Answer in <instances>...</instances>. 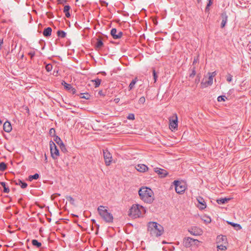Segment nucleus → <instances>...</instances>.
I'll return each mask as SVG.
<instances>
[{
	"label": "nucleus",
	"instance_id": "1",
	"mask_svg": "<svg viewBox=\"0 0 251 251\" xmlns=\"http://www.w3.org/2000/svg\"><path fill=\"white\" fill-rule=\"evenodd\" d=\"M138 194L140 199L145 202L151 203L154 200V193L153 191L148 187H142L139 191Z\"/></svg>",
	"mask_w": 251,
	"mask_h": 251
},
{
	"label": "nucleus",
	"instance_id": "2",
	"mask_svg": "<svg viewBox=\"0 0 251 251\" xmlns=\"http://www.w3.org/2000/svg\"><path fill=\"white\" fill-rule=\"evenodd\" d=\"M148 229L150 234L155 237L161 236L164 232L163 227L156 222H150Z\"/></svg>",
	"mask_w": 251,
	"mask_h": 251
},
{
	"label": "nucleus",
	"instance_id": "3",
	"mask_svg": "<svg viewBox=\"0 0 251 251\" xmlns=\"http://www.w3.org/2000/svg\"><path fill=\"white\" fill-rule=\"evenodd\" d=\"M145 208L138 204H133L130 208L128 215L133 218H137L145 214Z\"/></svg>",
	"mask_w": 251,
	"mask_h": 251
},
{
	"label": "nucleus",
	"instance_id": "4",
	"mask_svg": "<svg viewBox=\"0 0 251 251\" xmlns=\"http://www.w3.org/2000/svg\"><path fill=\"white\" fill-rule=\"evenodd\" d=\"M99 214L106 223H111L113 222V217L111 213L108 212L105 207L100 205L98 208Z\"/></svg>",
	"mask_w": 251,
	"mask_h": 251
},
{
	"label": "nucleus",
	"instance_id": "5",
	"mask_svg": "<svg viewBox=\"0 0 251 251\" xmlns=\"http://www.w3.org/2000/svg\"><path fill=\"white\" fill-rule=\"evenodd\" d=\"M50 148L51 156L54 159H57L59 156V151L52 141L50 142Z\"/></svg>",
	"mask_w": 251,
	"mask_h": 251
},
{
	"label": "nucleus",
	"instance_id": "6",
	"mask_svg": "<svg viewBox=\"0 0 251 251\" xmlns=\"http://www.w3.org/2000/svg\"><path fill=\"white\" fill-rule=\"evenodd\" d=\"M199 243L200 241L198 240L194 239L191 237H188L183 239V244L186 248H189L193 245L198 246Z\"/></svg>",
	"mask_w": 251,
	"mask_h": 251
},
{
	"label": "nucleus",
	"instance_id": "7",
	"mask_svg": "<svg viewBox=\"0 0 251 251\" xmlns=\"http://www.w3.org/2000/svg\"><path fill=\"white\" fill-rule=\"evenodd\" d=\"M175 187L176 192L178 194H182L185 190L186 187L184 183L179 180H175L173 182Z\"/></svg>",
	"mask_w": 251,
	"mask_h": 251
},
{
	"label": "nucleus",
	"instance_id": "8",
	"mask_svg": "<svg viewBox=\"0 0 251 251\" xmlns=\"http://www.w3.org/2000/svg\"><path fill=\"white\" fill-rule=\"evenodd\" d=\"M103 154L105 165L109 166L112 162V157L111 154L107 149L103 150Z\"/></svg>",
	"mask_w": 251,
	"mask_h": 251
},
{
	"label": "nucleus",
	"instance_id": "9",
	"mask_svg": "<svg viewBox=\"0 0 251 251\" xmlns=\"http://www.w3.org/2000/svg\"><path fill=\"white\" fill-rule=\"evenodd\" d=\"M174 117V119L170 120L169 128L172 131L177 130V129L178 121L177 115L175 114Z\"/></svg>",
	"mask_w": 251,
	"mask_h": 251
},
{
	"label": "nucleus",
	"instance_id": "10",
	"mask_svg": "<svg viewBox=\"0 0 251 251\" xmlns=\"http://www.w3.org/2000/svg\"><path fill=\"white\" fill-rule=\"evenodd\" d=\"M53 140L55 143L59 146L62 152L65 153L67 151V150L66 148L65 145L59 137L56 136L55 137V138L53 139Z\"/></svg>",
	"mask_w": 251,
	"mask_h": 251
},
{
	"label": "nucleus",
	"instance_id": "11",
	"mask_svg": "<svg viewBox=\"0 0 251 251\" xmlns=\"http://www.w3.org/2000/svg\"><path fill=\"white\" fill-rule=\"evenodd\" d=\"M110 34L114 39H120L123 35V33L122 31H117V30L115 28H113L110 31Z\"/></svg>",
	"mask_w": 251,
	"mask_h": 251
},
{
	"label": "nucleus",
	"instance_id": "12",
	"mask_svg": "<svg viewBox=\"0 0 251 251\" xmlns=\"http://www.w3.org/2000/svg\"><path fill=\"white\" fill-rule=\"evenodd\" d=\"M197 201L199 204L198 207L200 209L203 210L206 208V204L202 197L200 196L198 197L197 198Z\"/></svg>",
	"mask_w": 251,
	"mask_h": 251
},
{
	"label": "nucleus",
	"instance_id": "13",
	"mask_svg": "<svg viewBox=\"0 0 251 251\" xmlns=\"http://www.w3.org/2000/svg\"><path fill=\"white\" fill-rule=\"evenodd\" d=\"M213 83V75H209L208 80H206L205 81H203V80L201 82V84L202 85L203 87H206L208 86L211 85Z\"/></svg>",
	"mask_w": 251,
	"mask_h": 251
},
{
	"label": "nucleus",
	"instance_id": "14",
	"mask_svg": "<svg viewBox=\"0 0 251 251\" xmlns=\"http://www.w3.org/2000/svg\"><path fill=\"white\" fill-rule=\"evenodd\" d=\"M221 17L222 20L221 25V27L223 28L225 26V25L227 23L228 17L226 12H223L221 14Z\"/></svg>",
	"mask_w": 251,
	"mask_h": 251
},
{
	"label": "nucleus",
	"instance_id": "15",
	"mask_svg": "<svg viewBox=\"0 0 251 251\" xmlns=\"http://www.w3.org/2000/svg\"><path fill=\"white\" fill-rule=\"evenodd\" d=\"M3 129L6 132H10L12 130V126L10 122L7 120L4 122L3 126Z\"/></svg>",
	"mask_w": 251,
	"mask_h": 251
},
{
	"label": "nucleus",
	"instance_id": "16",
	"mask_svg": "<svg viewBox=\"0 0 251 251\" xmlns=\"http://www.w3.org/2000/svg\"><path fill=\"white\" fill-rule=\"evenodd\" d=\"M154 172L160 175L161 177H165L168 175V173L165 170L159 168H154Z\"/></svg>",
	"mask_w": 251,
	"mask_h": 251
},
{
	"label": "nucleus",
	"instance_id": "17",
	"mask_svg": "<svg viewBox=\"0 0 251 251\" xmlns=\"http://www.w3.org/2000/svg\"><path fill=\"white\" fill-rule=\"evenodd\" d=\"M135 168L136 169L140 172H145L148 169V167L145 164H138Z\"/></svg>",
	"mask_w": 251,
	"mask_h": 251
},
{
	"label": "nucleus",
	"instance_id": "18",
	"mask_svg": "<svg viewBox=\"0 0 251 251\" xmlns=\"http://www.w3.org/2000/svg\"><path fill=\"white\" fill-rule=\"evenodd\" d=\"M52 29L50 27H48L44 29L43 34L45 37H48L51 35Z\"/></svg>",
	"mask_w": 251,
	"mask_h": 251
},
{
	"label": "nucleus",
	"instance_id": "19",
	"mask_svg": "<svg viewBox=\"0 0 251 251\" xmlns=\"http://www.w3.org/2000/svg\"><path fill=\"white\" fill-rule=\"evenodd\" d=\"M97 42L95 44V48L97 50L100 49L103 46V43L101 38H98L97 39Z\"/></svg>",
	"mask_w": 251,
	"mask_h": 251
},
{
	"label": "nucleus",
	"instance_id": "20",
	"mask_svg": "<svg viewBox=\"0 0 251 251\" xmlns=\"http://www.w3.org/2000/svg\"><path fill=\"white\" fill-rule=\"evenodd\" d=\"M15 184L16 185H20L21 187L23 189H25L27 186V184L26 182L23 181L20 179H18L17 181H16Z\"/></svg>",
	"mask_w": 251,
	"mask_h": 251
},
{
	"label": "nucleus",
	"instance_id": "21",
	"mask_svg": "<svg viewBox=\"0 0 251 251\" xmlns=\"http://www.w3.org/2000/svg\"><path fill=\"white\" fill-rule=\"evenodd\" d=\"M227 222L229 225L232 226L236 230H240L242 228V227L240 224L228 221Z\"/></svg>",
	"mask_w": 251,
	"mask_h": 251
},
{
	"label": "nucleus",
	"instance_id": "22",
	"mask_svg": "<svg viewBox=\"0 0 251 251\" xmlns=\"http://www.w3.org/2000/svg\"><path fill=\"white\" fill-rule=\"evenodd\" d=\"M0 184L3 187V192L8 193L10 191L9 187L7 186V184L5 182H0Z\"/></svg>",
	"mask_w": 251,
	"mask_h": 251
},
{
	"label": "nucleus",
	"instance_id": "23",
	"mask_svg": "<svg viewBox=\"0 0 251 251\" xmlns=\"http://www.w3.org/2000/svg\"><path fill=\"white\" fill-rule=\"evenodd\" d=\"M137 81V77H135V78H134L132 80V81L130 83L129 86H128L129 90H132L134 87V85L136 83Z\"/></svg>",
	"mask_w": 251,
	"mask_h": 251
},
{
	"label": "nucleus",
	"instance_id": "24",
	"mask_svg": "<svg viewBox=\"0 0 251 251\" xmlns=\"http://www.w3.org/2000/svg\"><path fill=\"white\" fill-rule=\"evenodd\" d=\"M31 243H32V244L33 245V246H34L38 248H39L42 246L41 243L39 242L37 240H36V239H33L31 241Z\"/></svg>",
	"mask_w": 251,
	"mask_h": 251
},
{
	"label": "nucleus",
	"instance_id": "25",
	"mask_svg": "<svg viewBox=\"0 0 251 251\" xmlns=\"http://www.w3.org/2000/svg\"><path fill=\"white\" fill-rule=\"evenodd\" d=\"M39 175L37 173L34 174L33 175H30L28 176V180L32 181L33 179H38L39 178Z\"/></svg>",
	"mask_w": 251,
	"mask_h": 251
},
{
	"label": "nucleus",
	"instance_id": "26",
	"mask_svg": "<svg viewBox=\"0 0 251 251\" xmlns=\"http://www.w3.org/2000/svg\"><path fill=\"white\" fill-rule=\"evenodd\" d=\"M189 232L193 235H198L201 234V231L200 229H198L195 231L193 228H192L191 230H189Z\"/></svg>",
	"mask_w": 251,
	"mask_h": 251
},
{
	"label": "nucleus",
	"instance_id": "27",
	"mask_svg": "<svg viewBox=\"0 0 251 251\" xmlns=\"http://www.w3.org/2000/svg\"><path fill=\"white\" fill-rule=\"evenodd\" d=\"M229 199L226 198H221L220 199H218L217 200V202L220 204H225V203L229 201Z\"/></svg>",
	"mask_w": 251,
	"mask_h": 251
},
{
	"label": "nucleus",
	"instance_id": "28",
	"mask_svg": "<svg viewBox=\"0 0 251 251\" xmlns=\"http://www.w3.org/2000/svg\"><path fill=\"white\" fill-rule=\"evenodd\" d=\"M57 35L58 37L63 38L66 37V33L63 30H59L57 32Z\"/></svg>",
	"mask_w": 251,
	"mask_h": 251
},
{
	"label": "nucleus",
	"instance_id": "29",
	"mask_svg": "<svg viewBox=\"0 0 251 251\" xmlns=\"http://www.w3.org/2000/svg\"><path fill=\"white\" fill-rule=\"evenodd\" d=\"M61 84L64 86L65 89L67 90H70L72 89V86L71 84L67 83L65 81L63 80L61 82Z\"/></svg>",
	"mask_w": 251,
	"mask_h": 251
},
{
	"label": "nucleus",
	"instance_id": "30",
	"mask_svg": "<svg viewBox=\"0 0 251 251\" xmlns=\"http://www.w3.org/2000/svg\"><path fill=\"white\" fill-rule=\"evenodd\" d=\"M212 3H213L212 0H208V2H207L206 6L205 8V13H209V10H210L209 7L212 4Z\"/></svg>",
	"mask_w": 251,
	"mask_h": 251
},
{
	"label": "nucleus",
	"instance_id": "31",
	"mask_svg": "<svg viewBox=\"0 0 251 251\" xmlns=\"http://www.w3.org/2000/svg\"><path fill=\"white\" fill-rule=\"evenodd\" d=\"M92 81L94 82L95 87L96 88H97L100 85L101 81V79L99 78H97L95 79V80H92Z\"/></svg>",
	"mask_w": 251,
	"mask_h": 251
},
{
	"label": "nucleus",
	"instance_id": "32",
	"mask_svg": "<svg viewBox=\"0 0 251 251\" xmlns=\"http://www.w3.org/2000/svg\"><path fill=\"white\" fill-rule=\"evenodd\" d=\"M49 134L50 136L53 137L54 138H55V137L57 136V135H55V130L54 128H51L50 129Z\"/></svg>",
	"mask_w": 251,
	"mask_h": 251
},
{
	"label": "nucleus",
	"instance_id": "33",
	"mask_svg": "<svg viewBox=\"0 0 251 251\" xmlns=\"http://www.w3.org/2000/svg\"><path fill=\"white\" fill-rule=\"evenodd\" d=\"M7 168L6 164L3 162H1L0 163V171H4L6 170Z\"/></svg>",
	"mask_w": 251,
	"mask_h": 251
},
{
	"label": "nucleus",
	"instance_id": "34",
	"mask_svg": "<svg viewBox=\"0 0 251 251\" xmlns=\"http://www.w3.org/2000/svg\"><path fill=\"white\" fill-rule=\"evenodd\" d=\"M80 95H82L80 96V98L82 99H85L86 100H89L90 99V95L87 93L84 94L81 93Z\"/></svg>",
	"mask_w": 251,
	"mask_h": 251
},
{
	"label": "nucleus",
	"instance_id": "35",
	"mask_svg": "<svg viewBox=\"0 0 251 251\" xmlns=\"http://www.w3.org/2000/svg\"><path fill=\"white\" fill-rule=\"evenodd\" d=\"M45 69L47 72H50L52 69V66L51 64H47L46 65Z\"/></svg>",
	"mask_w": 251,
	"mask_h": 251
},
{
	"label": "nucleus",
	"instance_id": "36",
	"mask_svg": "<svg viewBox=\"0 0 251 251\" xmlns=\"http://www.w3.org/2000/svg\"><path fill=\"white\" fill-rule=\"evenodd\" d=\"M66 198L68 201H70L72 204L74 205L75 204V200L71 196H67Z\"/></svg>",
	"mask_w": 251,
	"mask_h": 251
},
{
	"label": "nucleus",
	"instance_id": "37",
	"mask_svg": "<svg viewBox=\"0 0 251 251\" xmlns=\"http://www.w3.org/2000/svg\"><path fill=\"white\" fill-rule=\"evenodd\" d=\"M152 75H153V76L154 82L155 83L156 82V80L158 78V75H157V73L154 69H153Z\"/></svg>",
	"mask_w": 251,
	"mask_h": 251
},
{
	"label": "nucleus",
	"instance_id": "38",
	"mask_svg": "<svg viewBox=\"0 0 251 251\" xmlns=\"http://www.w3.org/2000/svg\"><path fill=\"white\" fill-rule=\"evenodd\" d=\"M226 99V98L225 96H220L218 97L217 100L219 102L225 101Z\"/></svg>",
	"mask_w": 251,
	"mask_h": 251
},
{
	"label": "nucleus",
	"instance_id": "39",
	"mask_svg": "<svg viewBox=\"0 0 251 251\" xmlns=\"http://www.w3.org/2000/svg\"><path fill=\"white\" fill-rule=\"evenodd\" d=\"M226 81L228 82H231L232 80V75L230 74H227V75L226 76Z\"/></svg>",
	"mask_w": 251,
	"mask_h": 251
},
{
	"label": "nucleus",
	"instance_id": "40",
	"mask_svg": "<svg viewBox=\"0 0 251 251\" xmlns=\"http://www.w3.org/2000/svg\"><path fill=\"white\" fill-rule=\"evenodd\" d=\"M196 68L193 67L192 70V72L189 75L190 77H193L196 75Z\"/></svg>",
	"mask_w": 251,
	"mask_h": 251
},
{
	"label": "nucleus",
	"instance_id": "41",
	"mask_svg": "<svg viewBox=\"0 0 251 251\" xmlns=\"http://www.w3.org/2000/svg\"><path fill=\"white\" fill-rule=\"evenodd\" d=\"M127 119L130 120H133L135 119L134 114L133 113H130L127 116Z\"/></svg>",
	"mask_w": 251,
	"mask_h": 251
},
{
	"label": "nucleus",
	"instance_id": "42",
	"mask_svg": "<svg viewBox=\"0 0 251 251\" xmlns=\"http://www.w3.org/2000/svg\"><path fill=\"white\" fill-rule=\"evenodd\" d=\"M217 249L218 251L219 250L224 251V250H226V247L225 246H224L223 245H220L217 246Z\"/></svg>",
	"mask_w": 251,
	"mask_h": 251
},
{
	"label": "nucleus",
	"instance_id": "43",
	"mask_svg": "<svg viewBox=\"0 0 251 251\" xmlns=\"http://www.w3.org/2000/svg\"><path fill=\"white\" fill-rule=\"evenodd\" d=\"M70 9H71V7L69 5H65V6L64 7V9H63V12L65 13V12H69Z\"/></svg>",
	"mask_w": 251,
	"mask_h": 251
},
{
	"label": "nucleus",
	"instance_id": "44",
	"mask_svg": "<svg viewBox=\"0 0 251 251\" xmlns=\"http://www.w3.org/2000/svg\"><path fill=\"white\" fill-rule=\"evenodd\" d=\"M145 100H145V97H142L139 99L138 102L139 104H144L145 102Z\"/></svg>",
	"mask_w": 251,
	"mask_h": 251
},
{
	"label": "nucleus",
	"instance_id": "45",
	"mask_svg": "<svg viewBox=\"0 0 251 251\" xmlns=\"http://www.w3.org/2000/svg\"><path fill=\"white\" fill-rule=\"evenodd\" d=\"M67 0H57V2L59 4H64V3L66 2Z\"/></svg>",
	"mask_w": 251,
	"mask_h": 251
},
{
	"label": "nucleus",
	"instance_id": "46",
	"mask_svg": "<svg viewBox=\"0 0 251 251\" xmlns=\"http://www.w3.org/2000/svg\"><path fill=\"white\" fill-rule=\"evenodd\" d=\"M72 92L73 94H75L76 93V90L75 88L72 87V89L70 90Z\"/></svg>",
	"mask_w": 251,
	"mask_h": 251
},
{
	"label": "nucleus",
	"instance_id": "47",
	"mask_svg": "<svg viewBox=\"0 0 251 251\" xmlns=\"http://www.w3.org/2000/svg\"><path fill=\"white\" fill-rule=\"evenodd\" d=\"M75 25L77 28L79 29L82 28L81 26H80L77 22H75Z\"/></svg>",
	"mask_w": 251,
	"mask_h": 251
},
{
	"label": "nucleus",
	"instance_id": "48",
	"mask_svg": "<svg viewBox=\"0 0 251 251\" xmlns=\"http://www.w3.org/2000/svg\"><path fill=\"white\" fill-rule=\"evenodd\" d=\"M28 55L30 56L31 58H32L35 56V52H30L28 53Z\"/></svg>",
	"mask_w": 251,
	"mask_h": 251
},
{
	"label": "nucleus",
	"instance_id": "49",
	"mask_svg": "<svg viewBox=\"0 0 251 251\" xmlns=\"http://www.w3.org/2000/svg\"><path fill=\"white\" fill-rule=\"evenodd\" d=\"M65 14V16L67 17V18H69L71 15H70V11L69 12H65L64 13Z\"/></svg>",
	"mask_w": 251,
	"mask_h": 251
},
{
	"label": "nucleus",
	"instance_id": "50",
	"mask_svg": "<svg viewBox=\"0 0 251 251\" xmlns=\"http://www.w3.org/2000/svg\"><path fill=\"white\" fill-rule=\"evenodd\" d=\"M3 39L0 40V50L1 49V45L3 44Z\"/></svg>",
	"mask_w": 251,
	"mask_h": 251
},
{
	"label": "nucleus",
	"instance_id": "51",
	"mask_svg": "<svg viewBox=\"0 0 251 251\" xmlns=\"http://www.w3.org/2000/svg\"><path fill=\"white\" fill-rule=\"evenodd\" d=\"M208 74H209V75H213V77L214 76H215L216 75V73L215 72H213L212 73H209Z\"/></svg>",
	"mask_w": 251,
	"mask_h": 251
},
{
	"label": "nucleus",
	"instance_id": "52",
	"mask_svg": "<svg viewBox=\"0 0 251 251\" xmlns=\"http://www.w3.org/2000/svg\"><path fill=\"white\" fill-rule=\"evenodd\" d=\"M120 100V99L119 98H116L114 100V101H115V102L117 103Z\"/></svg>",
	"mask_w": 251,
	"mask_h": 251
},
{
	"label": "nucleus",
	"instance_id": "53",
	"mask_svg": "<svg viewBox=\"0 0 251 251\" xmlns=\"http://www.w3.org/2000/svg\"><path fill=\"white\" fill-rule=\"evenodd\" d=\"M207 221L205 220V222H206L208 223H209L211 222V219L210 218H207Z\"/></svg>",
	"mask_w": 251,
	"mask_h": 251
},
{
	"label": "nucleus",
	"instance_id": "54",
	"mask_svg": "<svg viewBox=\"0 0 251 251\" xmlns=\"http://www.w3.org/2000/svg\"><path fill=\"white\" fill-rule=\"evenodd\" d=\"M197 62V59H194L193 62V64H195V63H196Z\"/></svg>",
	"mask_w": 251,
	"mask_h": 251
},
{
	"label": "nucleus",
	"instance_id": "55",
	"mask_svg": "<svg viewBox=\"0 0 251 251\" xmlns=\"http://www.w3.org/2000/svg\"><path fill=\"white\" fill-rule=\"evenodd\" d=\"M91 221L92 222L93 224H96V220L95 219H92Z\"/></svg>",
	"mask_w": 251,
	"mask_h": 251
},
{
	"label": "nucleus",
	"instance_id": "56",
	"mask_svg": "<svg viewBox=\"0 0 251 251\" xmlns=\"http://www.w3.org/2000/svg\"><path fill=\"white\" fill-rule=\"evenodd\" d=\"M101 74L103 75H106V73L105 72H101Z\"/></svg>",
	"mask_w": 251,
	"mask_h": 251
},
{
	"label": "nucleus",
	"instance_id": "57",
	"mask_svg": "<svg viewBox=\"0 0 251 251\" xmlns=\"http://www.w3.org/2000/svg\"><path fill=\"white\" fill-rule=\"evenodd\" d=\"M45 160L47 162V156L46 154H45Z\"/></svg>",
	"mask_w": 251,
	"mask_h": 251
},
{
	"label": "nucleus",
	"instance_id": "58",
	"mask_svg": "<svg viewBox=\"0 0 251 251\" xmlns=\"http://www.w3.org/2000/svg\"><path fill=\"white\" fill-rule=\"evenodd\" d=\"M54 195H57V196H60V194H58V193H56Z\"/></svg>",
	"mask_w": 251,
	"mask_h": 251
},
{
	"label": "nucleus",
	"instance_id": "59",
	"mask_svg": "<svg viewBox=\"0 0 251 251\" xmlns=\"http://www.w3.org/2000/svg\"><path fill=\"white\" fill-rule=\"evenodd\" d=\"M73 216L74 217H78L77 215H75V214H73Z\"/></svg>",
	"mask_w": 251,
	"mask_h": 251
},
{
	"label": "nucleus",
	"instance_id": "60",
	"mask_svg": "<svg viewBox=\"0 0 251 251\" xmlns=\"http://www.w3.org/2000/svg\"><path fill=\"white\" fill-rule=\"evenodd\" d=\"M201 0H197V1H198V3H199V2H200Z\"/></svg>",
	"mask_w": 251,
	"mask_h": 251
},
{
	"label": "nucleus",
	"instance_id": "61",
	"mask_svg": "<svg viewBox=\"0 0 251 251\" xmlns=\"http://www.w3.org/2000/svg\"><path fill=\"white\" fill-rule=\"evenodd\" d=\"M101 92H102V91H100V92H99V93L100 94H101Z\"/></svg>",
	"mask_w": 251,
	"mask_h": 251
}]
</instances>
